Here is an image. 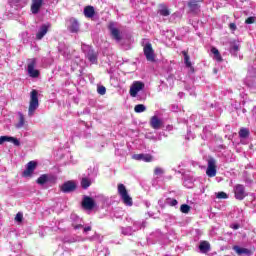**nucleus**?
Instances as JSON below:
<instances>
[{"mask_svg":"<svg viewBox=\"0 0 256 256\" xmlns=\"http://www.w3.org/2000/svg\"><path fill=\"white\" fill-rule=\"evenodd\" d=\"M37 109H39V92H37V90H32L30 93L28 117H33Z\"/></svg>","mask_w":256,"mask_h":256,"instance_id":"obj_1","label":"nucleus"},{"mask_svg":"<svg viewBox=\"0 0 256 256\" xmlns=\"http://www.w3.org/2000/svg\"><path fill=\"white\" fill-rule=\"evenodd\" d=\"M95 179H97V169H88V175L83 177L81 180L82 189H89V187H91V184L95 183Z\"/></svg>","mask_w":256,"mask_h":256,"instance_id":"obj_2","label":"nucleus"},{"mask_svg":"<svg viewBox=\"0 0 256 256\" xmlns=\"http://www.w3.org/2000/svg\"><path fill=\"white\" fill-rule=\"evenodd\" d=\"M118 193L124 203V205H127L128 207H131L133 205V198L129 196V192H127V188L123 184H118Z\"/></svg>","mask_w":256,"mask_h":256,"instance_id":"obj_3","label":"nucleus"},{"mask_svg":"<svg viewBox=\"0 0 256 256\" xmlns=\"http://www.w3.org/2000/svg\"><path fill=\"white\" fill-rule=\"evenodd\" d=\"M108 29L110 31V35L112 39H115L117 43L123 39V35L121 34V30H119V27H117V23L110 22L108 25Z\"/></svg>","mask_w":256,"mask_h":256,"instance_id":"obj_4","label":"nucleus"},{"mask_svg":"<svg viewBox=\"0 0 256 256\" xmlns=\"http://www.w3.org/2000/svg\"><path fill=\"white\" fill-rule=\"evenodd\" d=\"M82 51L85 57L90 61V63H97V52H94L93 48L89 45H82Z\"/></svg>","mask_w":256,"mask_h":256,"instance_id":"obj_5","label":"nucleus"},{"mask_svg":"<svg viewBox=\"0 0 256 256\" xmlns=\"http://www.w3.org/2000/svg\"><path fill=\"white\" fill-rule=\"evenodd\" d=\"M36 65L37 60L35 58L28 60L27 71L29 77H32V79H37V77H39V70L35 69Z\"/></svg>","mask_w":256,"mask_h":256,"instance_id":"obj_6","label":"nucleus"},{"mask_svg":"<svg viewBox=\"0 0 256 256\" xmlns=\"http://www.w3.org/2000/svg\"><path fill=\"white\" fill-rule=\"evenodd\" d=\"M145 89V84L141 81H135L130 87V95L132 97H137V95L140 93V91H143Z\"/></svg>","mask_w":256,"mask_h":256,"instance_id":"obj_7","label":"nucleus"},{"mask_svg":"<svg viewBox=\"0 0 256 256\" xmlns=\"http://www.w3.org/2000/svg\"><path fill=\"white\" fill-rule=\"evenodd\" d=\"M234 195H235V198L238 199V201H243V199H245V197H247V192L245 191V186H243L241 184H237L234 187Z\"/></svg>","mask_w":256,"mask_h":256,"instance_id":"obj_8","label":"nucleus"},{"mask_svg":"<svg viewBox=\"0 0 256 256\" xmlns=\"http://www.w3.org/2000/svg\"><path fill=\"white\" fill-rule=\"evenodd\" d=\"M144 55L147 59V61H155V52L153 51V47L151 46V43H147L144 46Z\"/></svg>","mask_w":256,"mask_h":256,"instance_id":"obj_9","label":"nucleus"},{"mask_svg":"<svg viewBox=\"0 0 256 256\" xmlns=\"http://www.w3.org/2000/svg\"><path fill=\"white\" fill-rule=\"evenodd\" d=\"M206 175H208L209 177H215V175H217V166L215 165V159L208 160Z\"/></svg>","mask_w":256,"mask_h":256,"instance_id":"obj_10","label":"nucleus"},{"mask_svg":"<svg viewBox=\"0 0 256 256\" xmlns=\"http://www.w3.org/2000/svg\"><path fill=\"white\" fill-rule=\"evenodd\" d=\"M49 27H51V25L49 24H43L38 28V31L36 33V39L37 41H41V39H43V37H45L49 31Z\"/></svg>","mask_w":256,"mask_h":256,"instance_id":"obj_11","label":"nucleus"},{"mask_svg":"<svg viewBox=\"0 0 256 256\" xmlns=\"http://www.w3.org/2000/svg\"><path fill=\"white\" fill-rule=\"evenodd\" d=\"M35 169H37V162L30 161L26 166V170L23 172V177H31L35 172Z\"/></svg>","mask_w":256,"mask_h":256,"instance_id":"obj_12","label":"nucleus"},{"mask_svg":"<svg viewBox=\"0 0 256 256\" xmlns=\"http://www.w3.org/2000/svg\"><path fill=\"white\" fill-rule=\"evenodd\" d=\"M132 159L135 161H144V163H151L153 156H151V154H134Z\"/></svg>","mask_w":256,"mask_h":256,"instance_id":"obj_13","label":"nucleus"},{"mask_svg":"<svg viewBox=\"0 0 256 256\" xmlns=\"http://www.w3.org/2000/svg\"><path fill=\"white\" fill-rule=\"evenodd\" d=\"M76 187L75 182L67 181L60 187V189L62 193H71V191H75Z\"/></svg>","mask_w":256,"mask_h":256,"instance_id":"obj_14","label":"nucleus"},{"mask_svg":"<svg viewBox=\"0 0 256 256\" xmlns=\"http://www.w3.org/2000/svg\"><path fill=\"white\" fill-rule=\"evenodd\" d=\"M5 142L13 143V145H15L16 147H19V145H21V142H19V140L15 137L1 136L0 137V145H3Z\"/></svg>","mask_w":256,"mask_h":256,"instance_id":"obj_15","label":"nucleus"},{"mask_svg":"<svg viewBox=\"0 0 256 256\" xmlns=\"http://www.w3.org/2000/svg\"><path fill=\"white\" fill-rule=\"evenodd\" d=\"M82 206L84 209H87L88 211H91L95 207V200L89 196H85L82 201Z\"/></svg>","mask_w":256,"mask_h":256,"instance_id":"obj_16","label":"nucleus"},{"mask_svg":"<svg viewBox=\"0 0 256 256\" xmlns=\"http://www.w3.org/2000/svg\"><path fill=\"white\" fill-rule=\"evenodd\" d=\"M53 181V177L50 174H42L40 177L36 180V183L38 185H46V183H51Z\"/></svg>","mask_w":256,"mask_h":256,"instance_id":"obj_17","label":"nucleus"},{"mask_svg":"<svg viewBox=\"0 0 256 256\" xmlns=\"http://www.w3.org/2000/svg\"><path fill=\"white\" fill-rule=\"evenodd\" d=\"M41 7H43V0H32L31 11L33 15H37L41 10Z\"/></svg>","mask_w":256,"mask_h":256,"instance_id":"obj_18","label":"nucleus"},{"mask_svg":"<svg viewBox=\"0 0 256 256\" xmlns=\"http://www.w3.org/2000/svg\"><path fill=\"white\" fill-rule=\"evenodd\" d=\"M68 29L70 33H77L79 31V22L76 19H70Z\"/></svg>","mask_w":256,"mask_h":256,"instance_id":"obj_19","label":"nucleus"},{"mask_svg":"<svg viewBox=\"0 0 256 256\" xmlns=\"http://www.w3.org/2000/svg\"><path fill=\"white\" fill-rule=\"evenodd\" d=\"M71 219L74 221L72 223V226L74 227V229H81L83 227V223L81 221V218H79L77 215L72 214Z\"/></svg>","mask_w":256,"mask_h":256,"instance_id":"obj_20","label":"nucleus"},{"mask_svg":"<svg viewBox=\"0 0 256 256\" xmlns=\"http://www.w3.org/2000/svg\"><path fill=\"white\" fill-rule=\"evenodd\" d=\"M161 119L157 116H153L150 120V125L152 129H160L161 128Z\"/></svg>","mask_w":256,"mask_h":256,"instance_id":"obj_21","label":"nucleus"},{"mask_svg":"<svg viewBox=\"0 0 256 256\" xmlns=\"http://www.w3.org/2000/svg\"><path fill=\"white\" fill-rule=\"evenodd\" d=\"M199 249L201 253H209L211 251V244L207 241L200 242Z\"/></svg>","mask_w":256,"mask_h":256,"instance_id":"obj_22","label":"nucleus"},{"mask_svg":"<svg viewBox=\"0 0 256 256\" xmlns=\"http://www.w3.org/2000/svg\"><path fill=\"white\" fill-rule=\"evenodd\" d=\"M19 121L15 124L16 129H23L25 127V115L23 113H18Z\"/></svg>","mask_w":256,"mask_h":256,"instance_id":"obj_23","label":"nucleus"},{"mask_svg":"<svg viewBox=\"0 0 256 256\" xmlns=\"http://www.w3.org/2000/svg\"><path fill=\"white\" fill-rule=\"evenodd\" d=\"M233 250L235 253H237V255H249L251 253V250L247 248H241L239 246H234Z\"/></svg>","mask_w":256,"mask_h":256,"instance_id":"obj_24","label":"nucleus"},{"mask_svg":"<svg viewBox=\"0 0 256 256\" xmlns=\"http://www.w3.org/2000/svg\"><path fill=\"white\" fill-rule=\"evenodd\" d=\"M84 15L85 17H88L89 19H91L92 17L95 16V8H93V6H87L84 8Z\"/></svg>","mask_w":256,"mask_h":256,"instance_id":"obj_25","label":"nucleus"},{"mask_svg":"<svg viewBox=\"0 0 256 256\" xmlns=\"http://www.w3.org/2000/svg\"><path fill=\"white\" fill-rule=\"evenodd\" d=\"M29 3V0H12V4L17 7V9H23Z\"/></svg>","mask_w":256,"mask_h":256,"instance_id":"obj_26","label":"nucleus"},{"mask_svg":"<svg viewBox=\"0 0 256 256\" xmlns=\"http://www.w3.org/2000/svg\"><path fill=\"white\" fill-rule=\"evenodd\" d=\"M203 0H190L188 6L192 11H197L199 9V3H201Z\"/></svg>","mask_w":256,"mask_h":256,"instance_id":"obj_27","label":"nucleus"},{"mask_svg":"<svg viewBox=\"0 0 256 256\" xmlns=\"http://www.w3.org/2000/svg\"><path fill=\"white\" fill-rule=\"evenodd\" d=\"M158 13L160 15H162V17H169V15H171V12L165 5H160V9H159Z\"/></svg>","mask_w":256,"mask_h":256,"instance_id":"obj_28","label":"nucleus"},{"mask_svg":"<svg viewBox=\"0 0 256 256\" xmlns=\"http://www.w3.org/2000/svg\"><path fill=\"white\" fill-rule=\"evenodd\" d=\"M182 54L184 55V63L186 65V67H188V69L193 71V65L191 64V60L187 54V51H182Z\"/></svg>","mask_w":256,"mask_h":256,"instance_id":"obj_29","label":"nucleus"},{"mask_svg":"<svg viewBox=\"0 0 256 256\" xmlns=\"http://www.w3.org/2000/svg\"><path fill=\"white\" fill-rule=\"evenodd\" d=\"M121 233L122 235H133V233H135V230L131 226L122 227Z\"/></svg>","mask_w":256,"mask_h":256,"instance_id":"obj_30","label":"nucleus"},{"mask_svg":"<svg viewBox=\"0 0 256 256\" xmlns=\"http://www.w3.org/2000/svg\"><path fill=\"white\" fill-rule=\"evenodd\" d=\"M211 53H213L214 55V59H216V61L221 62L223 61V58L221 57V54L219 53V50L215 47L211 48Z\"/></svg>","mask_w":256,"mask_h":256,"instance_id":"obj_31","label":"nucleus"},{"mask_svg":"<svg viewBox=\"0 0 256 256\" xmlns=\"http://www.w3.org/2000/svg\"><path fill=\"white\" fill-rule=\"evenodd\" d=\"M132 223L134 231H139V229H143V227H145V222L143 221H134Z\"/></svg>","mask_w":256,"mask_h":256,"instance_id":"obj_32","label":"nucleus"},{"mask_svg":"<svg viewBox=\"0 0 256 256\" xmlns=\"http://www.w3.org/2000/svg\"><path fill=\"white\" fill-rule=\"evenodd\" d=\"M135 113H145L147 111V107L143 104H138L134 107Z\"/></svg>","mask_w":256,"mask_h":256,"instance_id":"obj_33","label":"nucleus"},{"mask_svg":"<svg viewBox=\"0 0 256 256\" xmlns=\"http://www.w3.org/2000/svg\"><path fill=\"white\" fill-rule=\"evenodd\" d=\"M239 137L241 139H247V137H249V129L241 128L239 131Z\"/></svg>","mask_w":256,"mask_h":256,"instance_id":"obj_34","label":"nucleus"},{"mask_svg":"<svg viewBox=\"0 0 256 256\" xmlns=\"http://www.w3.org/2000/svg\"><path fill=\"white\" fill-rule=\"evenodd\" d=\"M154 175L156 176V177H163V175H165V169H163V168H161V167H156L155 169H154Z\"/></svg>","mask_w":256,"mask_h":256,"instance_id":"obj_35","label":"nucleus"},{"mask_svg":"<svg viewBox=\"0 0 256 256\" xmlns=\"http://www.w3.org/2000/svg\"><path fill=\"white\" fill-rule=\"evenodd\" d=\"M239 52V45L237 44H233L231 47H230V53L231 55H234V57H237V53Z\"/></svg>","mask_w":256,"mask_h":256,"instance_id":"obj_36","label":"nucleus"},{"mask_svg":"<svg viewBox=\"0 0 256 256\" xmlns=\"http://www.w3.org/2000/svg\"><path fill=\"white\" fill-rule=\"evenodd\" d=\"M181 213H189L191 211V206L187 204H182L180 207Z\"/></svg>","mask_w":256,"mask_h":256,"instance_id":"obj_37","label":"nucleus"},{"mask_svg":"<svg viewBox=\"0 0 256 256\" xmlns=\"http://www.w3.org/2000/svg\"><path fill=\"white\" fill-rule=\"evenodd\" d=\"M14 220L16 223H23V212H18Z\"/></svg>","mask_w":256,"mask_h":256,"instance_id":"obj_38","label":"nucleus"},{"mask_svg":"<svg viewBox=\"0 0 256 256\" xmlns=\"http://www.w3.org/2000/svg\"><path fill=\"white\" fill-rule=\"evenodd\" d=\"M21 38L23 43H27L29 41V32L25 31L21 33Z\"/></svg>","mask_w":256,"mask_h":256,"instance_id":"obj_39","label":"nucleus"},{"mask_svg":"<svg viewBox=\"0 0 256 256\" xmlns=\"http://www.w3.org/2000/svg\"><path fill=\"white\" fill-rule=\"evenodd\" d=\"M97 92L99 93V95H105V93H107V89L105 88V86H98Z\"/></svg>","mask_w":256,"mask_h":256,"instance_id":"obj_40","label":"nucleus"},{"mask_svg":"<svg viewBox=\"0 0 256 256\" xmlns=\"http://www.w3.org/2000/svg\"><path fill=\"white\" fill-rule=\"evenodd\" d=\"M217 199H227L229 196H227V193L225 192H218L216 194Z\"/></svg>","mask_w":256,"mask_h":256,"instance_id":"obj_41","label":"nucleus"},{"mask_svg":"<svg viewBox=\"0 0 256 256\" xmlns=\"http://www.w3.org/2000/svg\"><path fill=\"white\" fill-rule=\"evenodd\" d=\"M62 55H64V57H67V59H71V54H69V48H66V50H60Z\"/></svg>","mask_w":256,"mask_h":256,"instance_id":"obj_42","label":"nucleus"},{"mask_svg":"<svg viewBox=\"0 0 256 256\" xmlns=\"http://www.w3.org/2000/svg\"><path fill=\"white\" fill-rule=\"evenodd\" d=\"M245 23L247 25H251L252 23H255V18L249 17V18L246 19Z\"/></svg>","mask_w":256,"mask_h":256,"instance_id":"obj_43","label":"nucleus"},{"mask_svg":"<svg viewBox=\"0 0 256 256\" xmlns=\"http://www.w3.org/2000/svg\"><path fill=\"white\" fill-rule=\"evenodd\" d=\"M169 205H171V207H175V205H177V200L176 199H170L168 200Z\"/></svg>","mask_w":256,"mask_h":256,"instance_id":"obj_44","label":"nucleus"},{"mask_svg":"<svg viewBox=\"0 0 256 256\" xmlns=\"http://www.w3.org/2000/svg\"><path fill=\"white\" fill-rule=\"evenodd\" d=\"M145 137H146V139H151L152 141H157V137H155L151 134H146Z\"/></svg>","mask_w":256,"mask_h":256,"instance_id":"obj_45","label":"nucleus"},{"mask_svg":"<svg viewBox=\"0 0 256 256\" xmlns=\"http://www.w3.org/2000/svg\"><path fill=\"white\" fill-rule=\"evenodd\" d=\"M229 27H230L231 31H235L237 29V25H235V23H231L229 25Z\"/></svg>","mask_w":256,"mask_h":256,"instance_id":"obj_46","label":"nucleus"},{"mask_svg":"<svg viewBox=\"0 0 256 256\" xmlns=\"http://www.w3.org/2000/svg\"><path fill=\"white\" fill-rule=\"evenodd\" d=\"M231 229H234V231H237V229H239V224H232Z\"/></svg>","mask_w":256,"mask_h":256,"instance_id":"obj_47","label":"nucleus"},{"mask_svg":"<svg viewBox=\"0 0 256 256\" xmlns=\"http://www.w3.org/2000/svg\"><path fill=\"white\" fill-rule=\"evenodd\" d=\"M169 35H171V37H173V35H175V33L173 31H167V35L166 37H169Z\"/></svg>","mask_w":256,"mask_h":256,"instance_id":"obj_48","label":"nucleus"},{"mask_svg":"<svg viewBox=\"0 0 256 256\" xmlns=\"http://www.w3.org/2000/svg\"><path fill=\"white\" fill-rule=\"evenodd\" d=\"M91 231V226L84 227V233Z\"/></svg>","mask_w":256,"mask_h":256,"instance_id":"obj_49","label":"nucleus"},{"mask_svg":"<svg viewBox=\"0 0 256 256\" xmlns=\"http://www.w3.org/2000/svg\"><path fill=\"white\" fill-rule=\"evenodd\" d=\"M179 97H183V95H185L183 92H179Z\"/></svg>","mask_w":256,"mask_h":256,"instance_id":"obj_50","label":"nucleus"},{"mask_svg":"<svg viewBox=\"0 0 256 256\" xmlns=\"http://www.w3.org/2000/svg\"><path fill=\"white\" fill-rule=\"evenodd\" d=\"M189 189H191V187H193V184H190L189 186H187Z\"/></svg>","mask_w":256,"mask_h":256,"instance_id":"obj_51","label":"nucleus"},{"mask_svg":"<svg viewBox=\"0 0 256 256\" xmlns=\"http://www.w3.org/2000/svg\"><path fill=\"white\" fill-rule=\"evenodd\" d=\"M142 3H145V0H140Z\"/></svg>","mask_w":256,"mask_h":256,"instance_id":"obj_52","label":"nucleus"},{"mask_svg":"<svg viewBox=\"0 0 256 256\" xmlns=\"http://www.w3.org/2000/svg\"><path fill=\"white\" fill-rule=\"evenodd\" d=\"M127 221H131V218L130 219L128 218Z\"/></svg>","mask_w":256,"mask_h":256,"instance_id":"obj_53","label":"nucleus"},{"mask_svg":"<svg viewBox=\"0 0 256 256\" xmlns=\"http://www.w3.org/2000/svg\"><path fill=\"white\" fill-rule=\"evenodd\" d=\"M190 95H193V92H190Z\"/></svg>","mask_w":256,"mask_h":256,"instance_id":"obj_54","label":"nucleus"},{"mask_svg":"<svg viewBox=\"0 0 256 256\" xmlns=\"http://www.w3.org/2000/svg\"><path fill=\"white\" fill-rule=\"evenodd\" d=\"M184 183H185V185H186V184H187V181H185Z\"/></svg>","mask_w":256,"mask_h":256,"instance_id":"obj_55","label":"nucleus"},{"mask_svg":"<svg viewBox=\"0 0 256 256\" xmlns=\"http://www.w3.org/2000/svg\"><path fill=\"white\" fill-rule=\"evenodd\" d=\"M0 211H1V206H0Z\"/></svg>","mask_w":256,"mask_h":256,"instance_id":"obj_56","label":"nucleus"}]
</instances>
